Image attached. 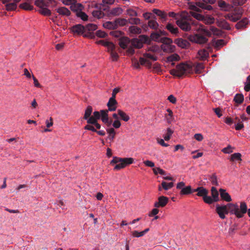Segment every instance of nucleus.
Listing matches in <instances>:
<instances>
[{"mask_svg":"<svg viewBox=\"0 0 250 250\" xmlns=\"http://www.w3.org/2000/svg\"><path fill=\"white\" fill-rule=\"evenodd\" d=\"M114 21L115 23L116 24L117 28L119 26H123L126 25L128 22L127 20L121 18L117 19Z\"/></svg>","mask_w":250,"mask_h":250,"instance_id":"obj_36","label":"nucleus"},{"mask_svg":"<svg viewBox=\"0 0 250 250\" xmlns=\"http://www.w3.org/2000/svg\"><path fill=\"white\" fill-rule=\"evenodd\" d=\"M220 196L222 200L226 202H230L232 199L229 194L226 192V190L223 188L219 189Z\"/></svg>","mask_w":250,"mask_h":250,"instance_id":"obj_16","label":"nucleus"},{"mask_svg":"<svg viewBox=\"0 0 250 250\" xmlns=\"http://www.w3.org/2000/svg\"><path fill=\"white\" fill-rule=\"evenodd\" d=\"M70 29L74 35H83V36L85 30L83 25L80 24H76L71 27Z\"/></svg>","mask_w":250,"mask_h":250,"instance_id":"obj_9","label":"nucleus"},{"mask_svg":"<svg viewBox=\"0 0 250 250\" xmlns=\"http://www.w3.org/2000/svg\"><path fill=\"white\" fill-rule=\"evenodd\" d=\"M76 15L78 17L80 18L83 21H87L88 19L87 15L84 12L81 11H79L76 13Z\"/></svg>","mask_w":250,"mask_h":250,"instance_id":"obj_56","label":"nucleus"},{"mask_svg":"<svg viewBox=\"0 0 250 250\" xmlns=\"http://www.w3.org/2000/svg\"><path fill=\"white\" fill-rule=\"evenodd\" d=\"M134 162V159L132 158H122L120 162L118 164H116L114 169L118 170L124 168L126 167L127 165L132 164Z\"/></svg>","mask_w":250,"mask_h":250,"instance_id":"obj_7","label":"nucleus"},{"mask_svg":"<svg viewBox=\"0 0 250 250\" xmlns=\"http://www.w3.org/2000/svg\"><path fill=\"white\" fill-rule=\"evenodd\" d=\"M92 111H93V108L91 105L87 106L85 110L83 119L84 120H85L87 121V124L88 123L89 120H90L91 119H92V118L93 119L95 118V117H94L95 111L93 113V115H91Z\"/></svg>","mask_w":250,"mask_h":250,"instance_id":"obj_12","label":"nucleus"},{"mask_svg":"<svg viewBox=\"0 0 250 250\" xmlns=\"http://www.w3.org/2000/svg\"><path fill=\"white\" fill-rule=\"evenodd\" d=\"M210 30L211 33H212L214 35L217 36H221L222 34V32L220 30L214 26H211Z\"/></svg>","mask_w":250,"mask_h":250,"instance_id":"obj_46","label":"nucleus"},{"mask_svg":"<svg viewBox=\"0 0 250 250\" xmlns=\"http://www.w3.org/2000/svg\"><path fill=\"white\" fill-rule=\"evenodd\" d=\"M94 119H91L88 122V124L94 125L97 129H99L101 128V125L98 123V120L101 119V114L99 111H95Z\"/></svg>","mask_w":250,"mask_h":250,"instance_id":"obj_11","label":"nucleus"},{"mask_svg":"<svg viewBox=\"0 0 250 250\" xmlns=\"http://www.w3.org/2000/svg\"><path fill=\"white\" fill-rule=\"evenodd\" d=\"M199 27L197 29L198 32H201L208 37H210L211 34L210 32L204 28V26L201 24H199Z\"/></svg>","mask_w":250,"mask_h":250,"instance_id":"obj_35","label":"nucleus"},{"mask_svg":"<svg viewBox=\"0 0 250 250\" xmlns=\"http://www.w3.org/2000/svg\"><path fill=\"white\" fill-rule=\"evenodd\" d=\"M203 200L206 203L208 204H211L214 202H215V200H214V199H213V198L210 196H207V195L204 197Z\"/></svg>","mask_w":250,"mask_h":250,"instance_id":"obj_62","label":"nucleus"},{"mask_svg":"<svg viewBox=\"0 0 250 250\" xmlns=\"http://www.w3.org/2000/svg\"><path fill=\"white\" fill-rule=\"evenodd\" d=\"M107 48V52L109 53L115 51L116 46L112 42H108L105 46Z\"/></svg>","mask_w":250,"mask_h":250,"instance_id":"obj_51","label":"nucleus"},{"mask_svg":"<svg viewBox=\"0 0 250 250\" xmlns=\"http://www.w3.org/2000/svg\"><path fill=\"white\" fill-rule=\"evenodd\" d=\"M189 14L198 21H202L203 19L204 16L200 14L199 12L197 13L195 11H189Z\"/></svg>","mask_w":250,"mask_h":250,"instance_id":"obj_39","label":"nucleus"},{"mask_svg":"<svg viewBox=\"0 0 250 250\" xmlns=\"http://www.w3.org/2000/svg\"><path fill=\"white\" fill-rule=\"evenodd\" d=\"M166 28L172 34H177L178 33V28L171 23H168L166 26Z\"/></svg>","mask_w":250,"mask_h":250,"instance_id":"obj_33","label":"nucleus"},{"mask_svg":"<svg viewBox=\"0 0 250 250\" xmlns=\"http://www.w3.org/2000/svg\"><path fill=\"white\" fill-rule=\"evenodd\" d=\"M160 42L162 43V44H172V41L171 39L167 37L161 38Z\"/></svg>","mask_w":250,"mask_h":250,"instance_id":"obj_55","label":"nucleus"},{"mask_svg":"<svg viewBox=\"0 0 250 250\" xmlns=\"http://www.w3.org/2000/svg\"><path fill=\"white\" fill-rule=\"evenodd\" d=\"M110 55V59L113 62H116L119 58V55L116 51L109 53Z\"/></svg>","mask_w":250,"mask_h":250,"instance_id":"obj_58","label":"nucleus"},{"mask_svg":"<svg viewBox=\"0 0 250 250\" xmlns=\"http://www.w3.org/2000/svg\"><path fill=\"white\" fill-rule=\"evenodd\" d=\"M143 57H144L145 58H146V59H147L148 60L150 59L154 61H156L157 60V58L156 56H155L153 55H152L150 53H146L144 54Z\"/></svg>","mask_w":250,"mask_h":250,"instance_id":"obj_60","label":"nucleus"},{"mask_svg":"<svg viewBox=\"0 0 250 250\" xmlns=\"http://www.w3.org/2000/svg\"><path fill=\"white\" fill-rule=\"evenodd\" d=\"M96 35L101 38H105L107 36V34L105 32L100 30L96 31Z\"/></svg>","mask_w":250,"mask_h":250,"instance_id":"obj_61","label":"nucleus"},{"mask_svg":"<svg viewBox=\"0 0 250 250\" xmlns=\"http://www.w3.org/2000/svg\"><path fill=\"white\" fill-rule=\"evenodd\" d=\"M84 28L85 31L83 37L90 39H94L93 31L97 29V26L95 24L89 23L84 26Z\"/></svg>","mask_w":250,"mask_h":250,"instance_id":"obj_6","label":"nucleus"},{"mask_svg":"<svg viewBox=\"0 0 250 250\" xmlns=\"http://www.w3.org/2000/svg\"><path fill=\"white\" fill-rule=\"evenodd\" d=\"M209 57L208 50L205 48L201 49L198 52L197 58L201 61L207 60Z\"/></svg>","mask_w":250,"mask_h":250,"instance_id":"obj_14","label":"nucleus"},{"mask_svg":"<svg viewBox=\"0 0 250 250\" xmlns=\"http://www.w3.org/2000/svg\"><path fill=\"white\" fill-rule=\"evenodd\" d=\"M168 202V198L164 196H161L158 198V201L155 202L154 206L155 208H164Z\"/></svg>","mask_w":250,"mask_h":250,"instance_id":"obj_10","label":"nucleus"},{"mask_svg":"<svg viewBox=\"0 0 250 250\" xmlns=\"http://www.w3.org/2000/svg\"><path fill=\"white\" fill-rule=\"evenodd\" d=\"M226 44L225 40L223 39L217 40L215 42L214 47L216 48H220Z\"/></svg>","mask_w":250,"mask_h":250,"instance_id":"obj_54","label":"nucleus"},{"mask_svg":"<svg viewBox=\"0 0 250 250\" xmlns=\"http://www.w3.org/2000/svg\"><path fill=\"white\" fill-rule=\"evenodd\" d=\"M235 120L237 121V123L235 125V128L236 130H240L244 127V124L240 121V119L238 117H235Z\"/></svg>","mask_w":250,"mask_h":250,"instance_id":"obj_41","label":"nucleus"},{"mask_svg":"<svg viewBox=\"0 0 250 250\" xmlns=\"http://www.w3.org/2000/svg\"><path fill=\"white\" fill-rule=\"evenodd\" d=\"M225 17L232 22H236L240 18V16L236 17L235 15L230 14L225 15Z\"/></svg>","mask_w":250,"mask_h":250,"instance_id":"obj_48","label":"nucleus"},{"mask_svg":"<svg viewBox=\"0 0 250 250\" xmlns=\"http://www.w3.org/2000/svg\"><path fill=\"white\" fill-rule=\"evenodd\" d=\"M181 19L177 20V25L183 30L188 31L191 30V25L188 21V13L186 11H183L181 13Z\"/></svg>","mask_w":250,"mask_h":250,"instance_id":"obj_4","label":"nucleus"},{"mask_svg":"<svg viewBox=\"0 0 250 250\" xmlns=\"http://www.w3.org/2000/svg\"><path fill=\"white\" fill-rule=\"evenodd\" d=\"M193 191V192H197V195L198 196H202L203 198L208 193V191L203 187H198L194 189Z\"/></svg>","mask_w":250,"mask_h":250,"instance_id":"obj_21","label":"nucleus"},{"mask_svg":"<svg viewBox=\"0 0 250 250\" xmlns=\"http://www.w3.org/2000/svg\"><path fill=\"white\" fill-rule=\"evenodd\" d=\"M161 48L164 52L166 53H172L175 50V46L172 44H162Z\"/></svg>","mask_w":250,"mask_h":250,"instance_id":"obj_17","label":"nucleus"},{"mask_svg":"<svg viewBox=\"0 0 250 250\" xmlns=\"http://www.w3.org/2000/svg\"><path fill=\"white\" fill-rule=\"evenodd\" d=\"M92 15L94 17L98 19H101L104 17V14L101 10H94L92 12Z\"/></svg>","mask_w":250,"mask_h":250,"instance_id":"obj_49","label":"nucleus"},{"mask_svg":"<svg viewBox=\"0 0 250 250\" xmlns=\"http://www.w3.org/2000/svg\"><path fill=\"white\" fill-rule=\"evenodd\" d=\"M83 8V5L80 3L73 2L70 6V9L72 11L76 12L82 11Z\"/></svg>","mask_w":250,"mask_h":250,"instance_id":"obj_23","label":"nucleus"},{"mask_svg":"<svg viewBox=\"0 0 250 250\" xmlns=\"http://www.w3.org/2000/svg\"><path fill=\"white\" fill-rule=\"evenodd\" d=\"M149 41L148 37L146 35H140L138 38L131 40V44L136 48H141L143 44Z\"/></svg>","mask_w":250,"mask_h":250,"instance_id":"obj_5","label":"nucleus"},{"mask_svg":"<svg viewBox=\"0 0 250 250\" xmlns=\"http://www.w3.org/2000/svg\"><path fill=\"white\" fill-rule=\"evenodd\" d=\"M234 149V147H232L231 146L229 145L227 147L224 148L222 151L226 154H229L233 152Z\"/></svg>","mask_w":250,"mask_h":250,"instance_id":"obj_59","label":"nucleus"},{"mask_svg":"<svg viewBox=\"0 0 250 250\" xmlns=\"http://www.w3.org/2000/svg\"><path fill=\"white\" fill-rule=\"evenodd\" d=\"M123 12V9L120 7H116L112 9L110 11V14L113 16H119Z\"/></svg>","mask_w":250,"mask_h":250,"instance_id":"obj_37","label":"nucleus"},{"mask_svg":"<svg viewBox=\"0 0 250 250\" xmlns=\"http://www.w3.org/2000/svg\"><path fill=\"white\" fill-rule=\"evenodd\" d=\"M193 192L192 190L191 187L190 186L185 187L183 188L181 190L180 194L181 195H188Z\"/></svg>","mask_w":250,"mask_h":250,"instance_id":"obj_31","label":"nucleus"},{"mask_svg":"<svg viewBox=\"0 0 250 250\" xmlns=\"http://www.w3.org/2000/svg\"><path fill=\"white\" fill-rule=\"evenodd\" d=\"M127 14L130 17H135L137 16V12L133 9H128L126 10Z\"/></svg>","mask_w":250,"mask_h":250,"instance_id":"obj_63","label":"nucleus"},{"mask_svg":"<svg viewBox=\"0 0 250 250\" xmlns=\"http://www.w3.org/2000/svg\"><path fill=\"white\" fill-rule=\"evenodd\" d=\"M174 42L177 44L178 46L182 48L186 47L188 44L186 40L182 39H177L175 40Z\"/></svg>","mask_w":250,"mask_h":250,"instance_id":"obj_27","label":"nucleus"},{"mask_svg":"<svg viewBox=\"0 0 250 250\" xmlns=\"http://www.w3.org/2000/svg\"><path fill=\"white\" fill-rule=\"evenodd\" d=\"M189 40L192 42L199 44H203L207 42L208 39L200 34H195L189 37Z\"/></svg>","mask_w":250,"mask_h":250,"instance_id":"obj_8","label":"nucleus"},{"mask_svg":"<svg viewBox=\"0 0 250 250\" xmlns=\"http://www.w3.org/2000/svg\"><path fill=\"white\" fill-rule=\"evenodd\" d=\"M242 155L240 153H235L231 154L230 156V161L232 162H234L235 161H241Z\"/></svg>","mask_w":250,"mask_h":250,"instance_id":"obj_40","label":"nucleus"},{"mask_svg":"<svg viewBox=\"0 0 250 250\" xmlns=\"http://www.w3.org/2000/svg\"><path fill=\"white\" fill-rule=\"evenodd\" d=\"M119 44L122 48L126 49L131 44V40L126 37H121L119 39Z\"/></svg>","mask_w":250,"mask_h":250,"instance_id":"obj_13","label":"nucleus"},{"mask_svg":"<svg viewBox=\"0 0 250 250\" xmlns=\"http://www.w3.org/2000/svg\"><path fill=\"white\" fill-rule=\"evenodd\" d=\"M192 72V67L190 64L181 63L177 65L175 68L170 71V74L172 75L181 77L184 75L190 73Z\"/></svg>","mask_w":250,"mask_h":250,"instance_id":"obj_3","label":"nucleus"},{"mask_svg":"<svg viewBox=\"0 0 250 250\" xmlns=\"http://www.w3.org/2000/svg\"><path fill=\"white\" fill-rule=\"evenodd\" d=\"M38 11L41 14L45 16H49L51 14V11L47 8L46 7L40 9Z\"/></svg>","mask_w":250,"mask_h":250,"instance_id":"obj_44","label":"nucleus"},{"mask_svg":"<svg viewBox=\"0 0 250 250\" xmlns=\"http://www.w3.org/2000/svg\"><path fill=\"white\" fill-rule=\"evenodd\" d=\"M118 103L116 99L109 98L107 103V109L101 110L99 112L101 114V120L107 126H110L112 123V121L110 120L108 117L109 111H114L117 108Z\"/></svg>","mask_w":250,"mask_h":250,"instance_id":"obj_2","label":"nucleus"},{"mask_svg":"<svg viewBox=\"0 0 250 250\" xmlns=\"http://www.w3.org/2000/svg\"><path fill=\"white\" fill-rule=\"evenodd\" d=\"M244 100V95L242 93L236 94L234 98L233 101L235 102L236 106L242 104Z\"/></svg>","mask_w":250,"mask_h":250,"instance_id":"obj_18","label":"nucleus"},{"mask_svg":"<svg viewBox=\"0 0 250 250\" xmlns=\"http://www.w3.org/2000/svg\"><path fill=\"white\" fill-rule=\"evenodd\" d=\"M180 56L177 54H173L167 58V62H171V65H173L175 61H178L180 60Z\"/></svg>","mask_w":250,"mask_h":250,"instance_id":"obj_25","label":"nucleus"},{"mask_svg":"<svg viewBox=\"0 0 250 250\" xmlns=\"http://www.w3.org/2000/svg\"><path fill=\"white\" fill-rule=\"evenodd\" d=\"M153 12L158 16L160 17L161 19H164L165 21L166 20L167 14L165 11H161L158 9H154L153 10Z\"/></svg>","mask_w":250,"mask_h":250,"instance_id":"obj_26","label":"nucleus"},{"mask_svg":"<svg viewBox=\"0 0 250 250\" xmlns=\"http://www.w3.org/2000/svg\"><path fill=\"white\" fill-rule=\"evenodd\" d=\"M216 24L218 27L224 29L230 30L231 28L229 23L224 19L218 20L216 21Z\"/></svg>","mask_w":250,"mask_h":250,"instance_id":"obj_15","label":"nucleus"},{"mask_svg":"<svg viewBox=\"0 0 250 250\" xmlns=\"http://www.w3.org/2000/svg\"><path fill=\"white\" fill-rule=\"evenodd\" d=\"M4 4H5V9L8 11H14L17 9V5L16 3L10 1Z\"/></svg>","mask_w":250,"mask_h":250,"instance_id":"obj_32","label":"nucleus"},{"mask_svg":"<svg viewBox=\"0 0 250 250\" xmlns=\"http://www.w3.org/2000/svg\"><path fill=\"white\" fill-rule=\"evenodd\" d=\"M129 31L132 34H139L141 33L142 29L137 26H131L129 28Z\"/></svg>","mask_w":250,"mask_h":250,"instance_id":"obj_42","label":"nucleus"},{"mask_svg":"<svg viewBox=\"0 0 250 250\" xmlns=\"http://www.w3.org/2000/svg\"><path fill=\"white\" fill-rule=\"evenodd\" d=\"M148 25L150 28L154 29H157L159 26L158 22L154 20H150L148 22Z\"/></svg>","mask_w":250,"mask_h":250,"instance_id":"obj_50","label":"nucleus"},{"mask_svg":"<svg viewBox=\"0 0 250 250\" xmlns=\"http://www.w3.org/2000/svg\"><path fill=\"white\" fill-rule=\"evenodd\" d=\"M205 66L203 63H197L195 65V72L197 74L201 73Z\"/></svg>","mask_w":250,"mask_h":250,"instance_id":"obj_47","label":"nucleus"},{"mask_svg":"<svg viewBox=\"0 0 250 250\" xmlns=\"http://www.w3.org/2000/svg\"><path fill=\"white\" fill-rule=\"evenodd\" d=\"M117 113L121 119L125 122H127L129 120V116L124 111L121 109L117 110Z\"/></svg>","mask_w":250,"mask_h":250,"instance_id":"obj_29","label":"nucleus"},{"mask_svg":"<svg viewBox=\"0 0 250 250\" xmlns=\"http://www.w3.org/2000/svg\"><path fill=\"white\" fill-rule=\"evenodd\" d=\"M103 26L104 28L108 29H117V26L114 21H106L103 23Z\"/></svg>","mask_w":250,"mask_h":250,"instance_id":"obj_28","label":"nucleus"},{"mask_svg":"<svg viewBox=\"0 0 250 250\" xmlns=\"http://www.w3.org/2000/svg\"><path fill=\"white\" fill-rule=\"evenodd\" d=\"M140 64L142 65H146L148 68H150L151 66V62L150 61L144 57H141L139 59Z\"/></svg>","mask_w":250,"mask_h":250,"instance_id":"obj_34","label":"nucleus"},{"mask_svg":"<svg viewBox=\"0 0 250 250\" xmlns=\"http://www.w3.org/2000/svg\"><path fill=\"white\" fill-rule=\"evenodd\" d=\"M153 172L155 174H157L158 173L161 175H165V171L160 167H156L153 169Z\"/></svg>","mask_w":250,"mask_h":250,"instance_id":"obj_64","label":"nucleus"},{"mask_svg":"<svg viewBox=\"0 0 250 250\" xmlns=\"http://www.w3.org/2000/svg\"><path fill=\"white\" fill-rule=\"evenodd\" d=\"M248 23V19L247 18H244L236 24L235 27L237 29H240L245 28Z\"/></svg>","mask_w":250,"mask_h":250,"instance_id":"obj_24","label":"nucleus"},{"mask_svg":"<svg viewBox=\"0 0 250 250\" xmlns=\"http://www.w3.org/2000/svg\"><path fill=\"white\" fill-rule=\"evenodd\" d=\"M211 195L215 201L217 202L219 200V194L217 190L214 187H212L211 189Z\"/></svg>","mask_w":250,"mask_h":250,"instance_id":"obj_45","label":"nucleus"},{"mask_svg":"<svg viewBox=\"0 0 250 250\" xmlns=\"http://www.w3.org/2000/svg\"><path fill=\"white\" fill-rule=\"evenodd\" d=\"M161 185H162V188L165 190H168V189L172 188L174 186V184L173 182H170V183H167L166 182H162Z\"/></svg>","mask_w":250,"mask_h":250,"instance_id":"obj_52","label":"nucleus"},{"mask_svg":"<svg viewBox=\"0 0 250 250\" xmlns=\"http://www.w3.org/2000/svg\"><path fill=\"white\" fill-rule=\"evenodd\" d=\"M165 35V32L160 31L159 32H154L151 33L150 38L152 40L155 42H160L161 37Z\"/></svg>","mask_w":250,"mask_h":250,"instance_id":"obj_20","label":"nucleus"},{"mask_svg":"<svg viewBox=\"0 0 250 250\" xmlns=\"http://www.w3.org/2000/svg\"><path fill=\"white\" fill-rule=\"evenodd\" d=\"M167 111L168 114H166L165 115V118L167 121V122L168 124H171L172 122L174 121V116L172 111L169 109L167 108Z\"/></svg>","mask_w":250,"mask_h":250,"instance_id":"obj_19","label":"nucleus"},{"mask_svg":"<svg viewBox=\"0 0 250 250\" xmlns=\"http://www.w3.org/2000/svg\"><path fill=\"white\" fill-rule=\"evenodd\" d=\"M56 11L60 15L68 17L70 15L71 12L66 7H61L56 9Z\"/></svg>","mask_w":250,"mask_h":250,"instance_id":"obj_22","label":"nucleus"},{"mask_svg":"<svg viewBox=\"0 0 250 250\" xmlns=\"http://www.w3.org/2000/svg\"><path fill=\"white\" fill-rule=\"evenodd\" d=\"M247 211V205L245 202L237 203H228L227 205L216 206L215 211L221 219L226 218V215L230 213L237 218L243 217Z\"/></svg>","mask_w":250,"mask_h":250,"instance_id":"obj_1","label":"nucleus"},{"mask_svg":"<svg viewBox=\"0 0 250 250\" xmlns=\"http://www.w3.org/2000/svg\"><path fill=\"white\" fill-rule=\"evenodd\" d=\"M247 0H232V3L234 6H241L244 4Z\"/></svg>","mask_w":250,"mask_h":250,"instance_id":"obj_57","label":"nucleus"},{"mask_svg":"<svg viewBox=\"0 0 250 250\" xmlns=\"http://www.w3.org/2000/svg\"><path fill=\"white\" fill-rule=\"evenodd\" d=\"M35 5L40 9L46 7V4L43 0H36L35 1Z\"/></svg>","mask_w":250,"mask_h":250,"instance_id":"obj_53","label":"nucleus"},{"mask_svg":"<svg viewBox=\"0 0 250 250\" xmlns=\"http://www.w3.org/2000/svg\"><path fill=\"white\" fill-rule=\"evenodd\" d=\"M19 7L26 11H31L33 9L34 7L33 5L28 2H23L20 4Z\"/></svg>","mask_w":250,"mask_h":250,"instance_id":"obj_30","label":"nucleus"},{"mask_svg":"<svg viewBox=\"0 0 250 250\" xmlns=\"http://www.w3.org/2000/svg\"><path fill=\"white\" fill-rule=\"evenodd\" d=\"M174 131L170 128H167V133L163 136V137L166 141H168L170 140Z\"/></svg>","mask_w":250,"mask_h":250,"instance_id":"obj_43","label":"nucleus"},{"mask_svg":"<svg viewBox=\"0 0 250 250\" xmlns=\"http://www.w3.org/2000/svg\"><path fill=\"white\" fill-rule=\"evenodd\" d=\"M206 24H210L214 22L215 19L213 17L210 16H203V19L202 21Z\"/></svg>","mask_w":250,"mask_h":250,"instance_id":"obj_38","label":"nucleus"}]
</instances>
